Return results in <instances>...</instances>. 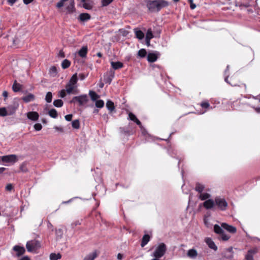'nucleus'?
Listing matches in <instances>:
<instances>
[{
    "instance_id": "obj_33",
    "label": "nucleus",
    "mask_w": 260,
    "mask_h": 260,
    "mask_svg": "<svg viewBox=\"0 0 260 260\" xmlns=\"http://www.w3.org/2000/svg\"><path fill=\"white\" fill-rule=\"evenodd\" d=\"M48 114L50 117L53 118H56L57 117V112L55 109H51L49 111Z\"/></svg>"
},
{
    "instance_id": "obj_32",
    "label": "nucleus",
    "mask_w": 260,
    "mask_h": 260,
    "mask_svg": "<svg viewBox=\"0 0 260 260\" xmlns=\"http://www.w3.org/2000/svg\"><path fill=\"white\" fill-rule=\"evenodd\" d=\"M89 95H90L91 99L93 101H96L99 98V95L93 91L90 90L89 92Z\"/></svg>"
},
{
    "instance_id": "obj_7",
    "label": "nucleus",
    "mask_w": 260,
    "mask_h": 260,
    "mask_svg": "<svg viewBox=\"0 0 260 260\" xmlns=\"http://www.w3.org/2000/svg\"><path fill=\"white\" fill-rule=\"evenodd\" d=\"M0 159L3 162L14 164L18 161L17 156L15 154H10L0 156ZM1 162H0V164Z\"/></svg>"
},
{
    "instance_id": "obj_25",
    "label": "nucleus",
    "mask_w": 260,
    "mask_h": 260,
    "mask_svg": "<svg viewBox=\"0 0 260 260\" xmlns=\"http://www.w3.org/2000/svg\"><path fill=\"white\" fill-rule=\"evenodd\" d=\"M134 31L135 32V35L136 38L139 40H142L143 39L144 37V34L143 31L141 30L138 29V28L134 29Z\"/></svg>"
},
{
    "instance_id": "obj_53",
    "label": "nucleus",
    "mask_w": 260,
    "mask_h": 260,
    "mask_svg": "<svg viewBox=\"0 0 260 260\" xmlns=\"http://www.w3.org/2000/svg\"><path fill=\"white\" fill-rule=\"evenodd\" d=\"M73 117L72 114H68L65 116V119L68 121H70Z\"/></svg>"
},
{
    "instance_id": "obj_1",
    "label": "nucleus",
    "mask_w": 260,
    "mask_h": 260,
    "mask_svg": "<svg viewBox=\"0 0 260 260\" xmlns=\"http://www.w3.org/2000/svg\"><path fill=\"white\" fill-rule=\"evenodd\" d=\"M146 3L150 12H158L169 5V3L166 0H146Z\"/></svg>"
},
{
    "instance_id": "obj_22",
    "label": "nucleus",
    "mask_w": 260,
    "mask_h": 260,
    "mask_svg": "<svg viewBox=\"0 0 260 260\" xmlns=\"http://www.w3.org/2000/svg\"><path fill=\"white\" fill-rule=\"evenodd\" d=\"M22 85L20 83H17L15 80L13 84L12 89L14 92H16L20 91L22 89Z\"/></svg>"
},
{
    "instance_id": "obj_36",
    "label": "nucleus",
    "mask_w": 260,
    "mask_h": 260,
    "mask_svg": "<svg viewBox=\"0 0 260 260\" xmlns=\"http://www.w3.org/2000/svg\"><path fill=\"white\" fill-rule=\"evenodd\" d=\"M61 258V255L59 253H51L50 255V260H58Z\"/></svg>"
},
{
    "instance_id": "obj_11",
    "label": "nucleus",
    "mask_w": 260,
    "mask_h": 260,
    "mask_svg": "<svg viewBox=\"0 0 260 260\" xmlns=\"http://www.w3.org/2000/svg\"><path fill=\"white\" fill-rule=\"evenodd\" d=\"M214 206H215V200L208 199L203 203V206L207 210L211 209Z\"/></svg>"
},
{
    "instance_id": "obj_13",
    "label": "nucleus",
    "mask_w": 260,
    "mask_h": 260,
    "mask_svg": "<svg viewBox=\"0 0 260 260\" xmlns=\"http://www.w3.org/2000/svg\"><path fill=\"white\" fill-rule=\"evenodd\" d=\"M205 242L208 245V247L214 250V251L217 250V246L215 244L214 242L210 238H207L205 239Z\"/></svg>"
},
{
    "instance_id": "obj_21",
    "label": "nucleus",
    "mask_w": 260,
    "mask_h": 260,
    "mask_svg": "<svg viewBox=\"0 0 260 260\" xmlns=\"http://www.w3.org/2000/svg\"><path fill=\"white\" fill-rule=\"evenodd\" d=\"M90 15L88 13H81L79 16V19L81 21H86L90 19Z\"/></svg>"
},
{
    "instance_id": "obj_30",
    "label": "nucleus",
    "mask_w": 260,
    "mask_h": 260,
    "mask_svg": "<svg viewBox=\"0 0 260 260\" xmlns=\"http://www.w3.org/2000/svg\"><path fill=\"white\" fill-rule=\"evenodd\" d=\"M96 252L94 251L85 256L83 260H94L96 257Z\"/></svg>"
},
{
    "instance_id": "obj_50",
    "label": "nucleus",
    "mask_w": 260,
    "mask_h": 260,
    "mask_svg": "<svg viewBox=\"0 0 260 260\" xmlns=\"http://www.w3.org/2000/svg\"><path fill=\"white\" fill-rule=\"evenodd\" d=\"M190 4V8L191 9L193 10L196 8V5L193 3V0H188Z\"/></svg>"
},
{
    "instance_id": "obj_4",
    "label": "nucleus",
    "mask_w": 260,
    "mask_h": 260,
    "mask_svg": "<svg viewBox=\"0 0 260 260\" xmlns=\"http://www.w3.org/2000/svg\"><path fill=\"white\" fill-rule=\"evenodd\" d=\"M40 242L36 240L28 241L26 244L27 250L28 252L36 253L38 250L41 247Z\"/></svg>"
},
{
    "instance_id": "obj_63",
    "label": "nucleus",
    "mask_w": 260,
    "mask_h": 260,
    "mask_svg": "<svg viewBox=\"0 0 260 260\" xmlns=\"http://www.w3.org/2000/svg\"><path fill=\"white\" fill-rule=\"evenodd\" d=\"M34 0H23V3L25 4V5H28L29 4H30V3H31L32 2H33Z\"/></svg>"
},
{
    "instance_id": "obj_28",
    "label": "nucleus",
    "mask_w": 260,
    "mask_h": 260,
    "mask_svg": "<svg viewBox=\"0 0 260 260\" xmlns=\"http://www.w3.org/2000/svg\"><path fill=\"white\" fill-rule=\"evenodd\" d=\"M204 189H205V185H203L201 183H197L196 184L195 190L199 193H202Z\"/></svg>"
},
{
    "instance_id": "obj_31",
    "label": "nucleus",
    "mask_w": 260,
    "mask_h": 260,
    "mask_svg": "<svg viewBox=\"0 0 260 260\" xmlns=\"http://www.w3.org/2000/svg\"><path fill=\"white\" fill-rule=\"evenodd\" d=\"M71 65V61L67 59H64L61 63V67L63 69L68 68Z\"/></svg>"
},
{
    "instance_id": "obj_58",
    "label": "nucleus",
    "mask_w": 260,
    "mask_h": 260,
    "mask_svg": "<svg viewBox=\"0 0 260 260\" xmlns=\"http://www.w3.org/2000/svg\"><path fill=\"white\" fill-rule=\"evenodd\" d=\"M102 117L103 118V119L104 120L106 121V122H108V118H109V117H108V114H104L103 116H102Z\"/></svg>"
},
{
    "instance_id": "obj_26",
    "label": "nucleus",
    "mask_w": 260,
    "mask_h": 260,
    "mask_svg": "<svg viewBox=\"0 0 260 260\" xmlns=\"http://www.w3.org/2000/svg\"><path fill=\"white\" fill-rule=\"evenodd\" d=\"M111 66L114 70H118L119 69L123 67V63L119 61L114 62L112 61L111 62Z\"/></svg>"
},
{
    "instance_id": "obj_45",
    "label": "nucleus",
    "mask_w": 260,
    "mask_h": 260,
    "mask_svg": "<svg viewBox=\"0 0 260 260\" xmlns=\"http://www.w3.org/2000/svg\"><path fill=\"white\" fill-rule=\"evenodd\" d=\"M49 72L51 74L56 75L57 74L56 68L54 66L52 67L50 69Z\"/></svg>"
},
{
    "instance_id": "obj_24",
    "label": "nucleus",
    "mask_w": 260,
    "mask_h": 260,
    "mask_svg": "<svg viewBox=\"0 0 260 260\" xmlns=\"http://www.w3.org/2000/svg\"><path fill=\"white\" fill-rule=\"evenodd\" d=\"M87 53V47L86 46L82 47L78 52L79 55L81 57H85Z\"/></svg>"
},
{
    "instance_id": "obj_5",
    "label": "nucleus",
    "mask_w": 260,
    "mask_h": 260,
    "mask_svg": "<svg viewBox=\"0 0 260 260\" xmlns=\"http://www.w3.org/2000/svg\"><path fill=\"white\" fill-rule=\"evenodd\" d=\"M215 205L217 208L222 211H224L227 209L228 204L225 199L220 196L216 197L215 198Z\"/></svg>"
},
{
    "instance_id": "obj_52",
    "label": "nucleus",
    "mask_w": 260,
    "mask_h": 260,
    "mask_svg": "<svg viewBox=\"0 0 260 260\" xmlns=\"http://www.w3.org/2000/svg\"><path fill=\"white\" fill-rule=\"evenodd\" d=\"M87 76V75H85L84 74H80L79 75V78L81 80H84Z\"/></svg>"
},
{
    "instance_id": "obj_16",
    "label": "nucleus",
    "mask_w": 260,
    "mask_h": 260,
    "mask_svg": "<svg viewBox=\"0 0 260 260\" xmlns=\"http://www.w3.org/2000/svg\"><path fill=\"white\" fill-rule=\"evenodd\" d=\"M67 13L72 14L75 11L74 0H70V4L66 8Z\"/></svg>"
},
{
    "instance_id": "obj_43",
    "label": "nucleus",
    "mask_w": 260,
    "mask_h": 260,
    "mask_svg": "<svg viewBox=\"0 0 260 260\" xmlns=\"http://www.w3.org/2000/svg\"><path fill=\"white\" fill-rule=\"evenodd\" d=\"M104 105V102L102 100H97L95 102V106L97 108H101Z\"/></svg>"
},
{
    "instance_id": "obj_9",
    "label": "nucleus",
    "mask_w": 260,
    "mask_h": 260,
    "mask_svg": "<svg viewBox=\"0 0 260 260\" xmlns=\"http://www.w3.org/2000/svg\"><path fill=\"white\" fill-rule=\"evenodd\" d=\"M258 249L257 248H254L248 250L247 254L245 255L246 260H254L253 255L257 253Z\"/></svg>"
},
{
    "instance_id": "obj_62",
    "label": "nucleus",
    "mask_w": 260,
    "mask_h": 260,
    "mask_svg": "<svg viewBox=\"0 0 260 260\" xmlns=\"http://www.w3.org/2000/svg\"><path fill=\"white\" fill-rule=\"evenodd\" d=\"M3 96L5 97V101L6 100V99L8 97V93L7 91H3Z\"/></svg>"
},
{
    "instance_id": "obj_6",
    "label": "nucleus",
    "mask_w": 260,
    "mask_h": 260,
    "mask_svg": "<svg viewBox=\"0 0 260 260\" xmlns=\"http://www.w3.org/2000/svg\"><path fill=\"white\" fill-rule=\"evenodd\" d=\"M222 226L218 224H215L214 226V231L215 233L220 235L221 239L223 241L228 240L231 236L226 234L223 230Z\"/></svg>"
},
{
    "instance_id": "obj_2",
    "label": "nucleus",
    "mask_w": 260,
    "mask_h": 260,
    "mask_svg": "<svg viewBox=\"0 0 260 260\" xmlns=\"http://www.w3.org/2000/svg\"><path fill=\"white\" fill-rule=\"evenodd\" d=\"M78 81L77 74H74L69 81L66 84V90L68 94L74 93V90L77 88V83Z\"/></svg>"
},
{
    "instance_id": "obj_56",
    "label": "nucleus",
    "mask_w": 260,
    "mask_h": 260,
    "mask_svg": "<svg viewBox=\"0 0 260 260\" xmlns=\"http://www.w3.org/2000/svg\"><path fill=\"white\" fill-rule=\"evenodd\" d=\"M224 76H225V78H224V81H225V82H226L227 83H228V84H230V85H231V86H236V84H231V83L229 82V81H228V77H229V75H224Z\"/></svg>"
},
{
    "instance_id": "obj_20",
    "label": "nucleus",
    "mask_w": 260,
    "mask_h": 260,
    "mask_svg": "<svg viewBox=\"0 0 260 260\" xmlns=\"http://www.w3.org/2000/svg\"><path fill=\"white\" fill-rule=\"evenodd\" d=\"M187 255L189 257L194 259L197 256L198 253L196 249H191L187 251Z\"/></svg>"
},
{
    "instance_id": "obj_10",
    "label": "nucleus",
    "mask_w": 260,
    "mask_h": 260,
    "mask_svg": "<svg viewBox=\"0 0 260 260\" xmlns=\"http://www.w3.org/2000/svg\"><path fill=\"white\" fill-rule=\"evenodd\" d=\"M19 104L18 103H14L13 104L9 105L7 107V110L9 115H11L14 114L18 108Z\"/></svg>"
},
{
    "instance_id": "obj_42",
    "label": "nucleus",
    "mask_w": 260,
    "mask_h": 260,
    "mask_svg": "<svg viewBox=\"0 0 260 260\" xmlns=\"http://www.w3.org/2000/svg\"><path fill=\"white\" fill-rule=\"evenodd\" d=\"M27 163L25 162H23L20 166V171L22 172H28V169L26 167Z\"/></svg>"
},
{
    "instance_id": "obj_54",
    "label": "nucleus",
    "mask_w": 260,
    "mask_h": 260,
    "mask_svg": "<svg viewBox=\"0 0 260 260\" xmlns=\"http://www.w3.org/2000/svg\"><path fill=\"white\" fill-rule=\"evenodd\" d=\"M134 122H136V124H137L138 125H139V127H140L141 129H142V128H143V126H142V123H141V121H140L138 118H137V119H136V120H135L134 121Z\"/></svg>"
},
{
    "instance_id": "obj_46",
    "label": "nucleus",
    "mask_w": 260,
    "mask_h": 260,
    "mask_svg": "<svg viewBox=\"0 0 260 260\" xmlns=\"http://www.w3.org/2000/svg\"><path fill=\"white\" fill-rule=\"evenodd\" d=\"M113 0H102L103 6H107L109 5Z\"/></svg>"
},
{
    "instance_id": "obj_48",
    "label": "nucleus",
    "mask_w": 260,
    "mask_h": 260,
    "mask_svg": "<svg viewBox=\"0 0 260 260\" xmlns=\"http://www.w3.org/2000/svg\"><path fill=\"white\" fill-rule=\"evenodd\" d=\"M42 128V126L40 123H36L34 125V128L37 131H40Z\"/></svg>"
},
{
    "instance_id": "obj_39",
    "label": "nucleus",
    "mask_w": 260,
    "mask_h": 260,
    "mask_svg": "<svg viewBox=\"0 0 260 260\" xmlns=\"http://www.w3.org/2000/svg\"><path fill=\"white\" fill-rule=\"evenodd\" d=\"M52 92H48L47 93H46V96H45V101L48 103H50L52 101Z\"/></svg>"
},
{
    "instance_id": "obj_35",
    "label": "nucleus",
    "mask_w": 260,
    "mask_h": 260,
    "mask_svg": "<svg viewBox=\"0 0 260 260\" xmlns=\"http://www.w3.org/2000/svg\"><path fill=\"white\" fill-rule=\"evenodd\" d=\"M154 37L152 30L151 28H149L146 32L145 40H151Z\"/></svg>"
},
{
    "instance_id": "obj_29",
    "label": "nucleus",
    "mask_w": 260,
    "mask_h": 260,
    "mask_svg": "<svg viewBox=\"0 0 260 260\" xmlns=\"http://www.w3.org/2000/svg\"><path fill=\"white\" fill-rule=\"evenodd\" d=\"M211 194L207 192L201 193L199 196V199L202 201L207 200L210 199Z\"/></svg>"
},
{
    "instance_id": "obj_60",
    "label": "nucleus",
    "mask_w": 260,
    "mask_h": 260,
    "mask_svg": "<svg viewBox=\"0 0 260 260\" xmlns=\"http://www.w3.org/2000/svg\"><path fill=\"white\" fill-rule=\"evenodd\" d=\"M229 68H230V66H229V65H228L226 66V69L224 71V75H229Z\"/></svg>"
},
{
    "instance_id": "obj_41",
    "label": "nucleus",
    "mask_w": 260,
    "mask_h": 260,
    "mask_svg": "<svg viewBox=\"0 0 260 260\" xmlns=\"http://www.w3.org/2000/svg\"><path fill=\"white\" fill-rule=\"evenodd\" d=\"M55 234H56V238L57 239H60L61 238H62V235H63L62 230H61L60 229L56 230Z\"/></svg>"
},
{
    "instance_id": "obj_61",
    "label": "nucleus",
    "mask_w": 260,
    "mask_h": 260,
    "mask_svg": "<svg viewBox=\"0 0 260 260\" xmlns=\"http://www.w3.org/2000/svg\"><path fill=\"white\" fill-rule=\"evenodd\" d=\"M16 2V0H8V3L10 6H12Z\"/></svg>"
},
{
    "instance_id": "obj_12",
    "label": "nucleus",
    "mask_w": 260,
    "mask_h": 260,
    "mask_svg": "<svg viewBox=\"0 0 260 260\" xmlns=\"http://www.w3.org/2000/svg\"><path fill=\"white\" fill-rule=\"evenodd\" d=\"M221 226L223 229L226 230L228 232L231 233H235L237 231L236 228L235 226L229 225L226 223H222Z\"/></svg>"
},
{
    "instance_id": "obj_49",
    "label": "nucleus",
    "mask_w": 260,
    "mask_h": 260,
    "mask_svg": "<svg viewBox=\"0 0 260 260\" xmlns=\"http://www.w3.org/2000/svg\"><path fill=\"white\" fill-rule=\"evenodd\" d=\"M66 89H62L59 92V95L60 98H63L66 96Z\"/></svg>"
},
{
    "instance_id": "obj_15",
    "label": "nucleus",
    "mask_w": 260,
    "mask_h": 260,
    "mask_svg": "<svg viewBox=\"0 0 260 260\" xmlns=\"http://www.w3.org/2000/svg\"><path fill=\"white\" fill-rule=\"evenodd\" d=\"M13 249L14 251L17 252L16 255L20 256L24 254L25 252V248L23 247H21L18 245H15L13 247Z\"/></svg>"
},
{
    "instance_id": "obj_59",
    "label": "nucleus",
    "mask_w": 260,
    "mask_h": 260,
    "mask_svg": "<svg viewBox=\"0 0 260 260\" xmlns=\"http://www.w3.org/2000/svg\"><path fill=\"white\" fill-rule=\"evenodd\" d=\"M83 8H84L86 9L89 10L91 8V6L88 5V4L84 3L83 4Z\"/></svg>"
},
{
    "instance_id": "obj_38",
    "label": "nucleus",
    "mask_w": 260,
    "mask_h": 260,
    "mask_svg": "<svg viewBox=\"0 0 260 260\" xmlns=\"http://www.w3.org/2000/svg\"><path fill=\"white\" fill-rule=\"evenodd\" d=\"M72 126L74 128L79 129L80 127V122L78 119L74 120L72 122Z\"/></svg>"
},
{
    "instance_id": "obj_64",
    "label": "nucleus",
    "mask_w": 260,
    "mask_h": 260,
    "mask_svg": "<svg viewBox=\"0 0 260 260\" xmlns=\"http://www.w3.org/2000/svg\"><path fill=\"white\" fill-rule=\"evenodd\" d=\"M54 128L57 130V131H60L61 132H63V128L62 127H57V126H55L54 127Z\"/></svg>"
},
{
    "instance_id": "obj_47",
    "label": "nucleus",
    "mask_w": 260,
    "mask_h": 260,
    "mask_svg": "<svg viewBox=\"0 0 260 260\" xmlns=\"http://www.w3.org/2000/svg\"><path fill=\"white\" fill-rule=\"evenodd\" d=\"M128 118L131 120L133 121H134L137 118L136 117V116H135V115L131 112H130L128 114Z\"/></svg>"
},
{
    "instance_id": "obj_23",
    "label": "nucleus",
    "mask_w": 260,
    "mask_h": 260,
    "mask_svg": "<svg viewBox=\"0 0 260 260\" xmlns=\"http://www.w3.org/2000/svg\"><path fill=\"white\" fill-rule=\"evenodd\" d=\"M114 77V73L112 71H111L108 76L104 77L105 82L106 83H108L109 84H110L111 83L112 80L113 79Z\"/></svg>"
},
{
    "instance_id": "obj_19",
    "label": "nucleus",
    "mask_w": 260,
    "mask_h": 260,
    "mask_svg": "<svg viewBox=\"0 0 260 260\" xmlns=\"http://www.w3.org/2000/svg\"><path fill=\"white\" fill-rule=\"evenodd\" d=\"M157 59L156 54L154 53H149L147 55V60L150 62H153Z\"/></svg>"
},
{
    "instance_id": "obj_55",
    "label": "nucleus",
    "mask_w": 260,
    "mask_h": 260,
    "mask_svg": "<svg viewBox=\"0 0 260 260\" xmlns=\"http://www.w3.org/2000/svg\"><path fill=\"white\" fill-rule=\"evenodd\" d=\"M13 187L11 184H8L6 186V189L8 191H11L13 189Z\"/></svg>"
},
{
    "instance_id": "obj_34",
    "label": "nucleus",
    "mask_w": 260,
    "mask_h": 260,
    "mask_svg": "<svg viewBox=\"0 0 260 260\" xmlns=\"http://www.w3.org/2000/svg\"><path fill=\"white\" fill-rule=\"evenodd\" d=\"M53 105L57 108L61 107L63 106V102L61 100H55L53 102Z\"/></svg>"
},
{
    "instance_id": "obj_14",
    "label": "nucleus",
    "mask_w": 260,
    "mask_h": 260,
    "mask_svg": "<svg viewBox=\"0 0 260 260\" xmlns=\"http://www.w3.org/2000/svg\"><path fill=\"white\" fill-rule=\"evenodd\" d=\"M27 118L32 121H37L38 120L39 115L37 112H29L27 113Z\"/></svg>"
},
{
    "instance_id": "obj_8",
    "label": "nucleus",
    "mask_w": 260,
    "mask_h": 260,
    "mask_svg": "<svg viewBox=\"0 0 260 260\" xmlns=\"http://www.w3.org/2000/svg\"><path fill=\"white\" fill-rule=\"evenodd\" d=\"M88 101V96L86 94H83L79 96H74L71 101V103L78 102L79 106H82L86 104Z\"/></svg>"
},
{
    "instance_id": "obj_27",
    "label": "nucleus",
    "mask_w": 260,
    "mask_h": 260,
    "mask_svg": "<svg viewBox=\"0 0 260 260\" xmlns=\"http://www.w3.org/2000/svg\"><path fill=\"white\" fill-rule=\"evenodd\" d=\"M106 106L107 109L111 112L115 109L114 103L111 101H108L106 103Z\"/></svg>"
},
{
    "instance_id": "obj_37",
    "label": "nucleus",
    "mask_w": 260,
    "mask_h": 260,
    "mask_svg": "<svg viewBox=\"0 0 260 260\" xmlns=\"http://www.w3.org/2000/svg\"><path fill=\"white\" fill-rule=\"evenodd\" d=\"M9 115L7 108L5 107L0 108V116L2 117Z\"/></svg>"
},
{
    "instance_id": "obj_51",
    "label": "nucleus",
    "mask_w": 260,
    "mask_h": 260,
    "mask_svg": "<svg viewBox=\"0 0 260 260\" xmlns=\"http://www.w3.org/2000/svg\"><path fill=\"white\" fill-rule=\"evenodd\" d=\"M64 2L60 0L59 2L56 4V7L57 8H60L63 6Z\"/></svg>"
},
{
    "instance_id": "obj_40",
    "label": "nucleus",
    "mask_w": 260,
    "mask_h": 260,
    "mask_svg": "<svg viewBox=\"0 0 260 260\" xmlns=\"http://www.w3.org/2000/svg\"><path fill=\"white\" fill-rule=\"evenodd\" d=\"M147 54V52L145 49H141L138 52V55L140 57H144Z\"/></svg>"
},
{
    "instance_id": "obj_44",
    "label": "nucleus",
    "mask_w": 260,
    "mask_h": 260,
    "mask_svg": "<svg viewBox=\"0 0 260 260\" xmlns=\"http://www.w3.org/2000/svg\"><path fill=\"white\" fill-rule=\"evenodd\" d=\"M200 105L203 108L205 109L210 107V104L208 102H203L201 103Z\"/></svg>"
},
{
    "instance_id": "obj_3",
    "label": "nucleus",
    "mask_w": 260,
    "mask_h": 260,
    "mask_svg": "<svg viewBox=\"0 0 260 260\" xmlns=\"http://www.w3.org/2000/svg\"><path fill=\"white\" fill-rule=\"evenodd\" d=\"M167 250V247L166 245L164 243H160L156 246L152 256L154 257H158L160 258L165 255Z\"/></svg>"
},
{
    "instance_id": "obj_18",
    "label": "nucleus",
    "mask_w": 260,
    "mask_h": 260,
    "mask_svg": "<svg viewBox=\"0 0 260 260\" xmlns=\"http://www.w3.org/2000/svg\"><path fill=\"white\" fill-rule=\"evenodd\" d=\"M150 237L148 234H145L143 236V238L142 239V241L141 243V247H144L150 241Z\"/></svg>"
},
{
    "instance_id": "obj_57",
    "label": "nucleus",
    "mask_w": 260,
    "mask_h": 260,
    "mask_svg": "<svg viewBox=\"0 0 260 260\" xmlns=\"http://www.w3.org/2000/svg\"><path fill=\"white\" fill-rule=\"evenodd\" d=\"M58 55L59 57H60L61 58H63V57H65L64 53V52H63V51L62 50H60L59 51Z\"/></svg>"
},
{
    "instance_id": "obj_17",
    "label": "nucleus",
    "mask_w": 260,
    "mask_h": 260,
    "mask_svg": "<svg viewBox=\"0 0 260 260\" xmlns=\"http://www.w3.org/2000/svg\"><path fill=\"white\" fill-rule=\"evenodd\" d=\"M35 96L32 93H29L27 95L24 96L22 98V100L25 103H29L30 102H32L35 100Z\"/></svg>"
}]
</instances>
